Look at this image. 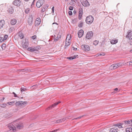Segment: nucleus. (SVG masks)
I'll use <instances>...</instances> for the list:
<instances>
[{"instance_id": "nucleus-19", "label": "nucleus", "mask_w": 132, "mask_h": 132, "mask_svg": "<svg viewBox=\"0 0 132 132\" xmlns=\"http://www.w3.org/2000/svg\"><path fill=\"white\" fill-rule=\"evenodd\" d=\"M118 129L116 127L112 128L110 130L109 132H118Z\"/></svg>"}, {"instance_id": "nucleus-18", "label": "nucleus", "mask_w": 132, "mask_h": 132, "mask_svg": "<svg viewBox=\"0 0 132 132\" xmlns=\"http://www.w3.org/2000/svg\"><path fill=\"white\" fill-rule=\"evenodd\" d=\"M110 42L112 44H115L118 42V39H113L111 40Z\"/></svg>"}, {"instance_id": "nucleus-56", "label": "nucleus", "mask_w": 132, "mask_h": 132, "mask_svg": "<svg viewBox=\"0 0 132 132\" xmlns=\"http://www.w3.org/2000/svg\"><path fill=\"white\" fill-rule=\"evenodd\" d=\"M118 123L114 124L113 125L115 126H118Z\"/></svg>"}, {"instance_id": "nucleus-11", "label": "nucleus", "mask_w": 132, "mask_h": 132, "mask_svg": "<svg viewBox=\"0 0 132 132\" xmlns=\"http://www.w3.org/2000/svg\"><path fill=\"white\" fill-rule=\"evenodd\" d=\"M60 103V102H56L55 103H54L52 105L50 106L49 107L47 108V110H48L50 109H52L53 108H54L55 106L56 105L58 104L59 103Z\"/></svg>"}, {"instance_id": "nucleus-17", "label": "nucleus", "mask_w": 132, "mask_h": 132, "mask_svg": "<svg viewBox=\"0 0 132 132\" xmlns=\"http://www.w3.org/2000/svg\"><path fill=\"white\" fill-rule=\"evenodd\" d=\"M17 22V20L15 19H13L11 20L10 23L12 25H14Z\"/></svg>"}, {"instance_id": "nucleus-8", "label": "nucleus", "mask_w": 132, "mask_h": 132, "mask_svg": "<svg viewBox=\"0 0 132 132\" xmlns=\"http://www.w3.org/2000/svg\"><path fill=\"white\" fill-rule=\"evenodd\" d=\"M81 47L83 50L86 51H88L90 50V48L88 45H81Z\"/></svg>"}, {"instance_id": "nucleus-40", "label": "nucleus", "mask_w": 132, "mask_h": 132, "mask_svg": "<svg viewBox=\"0 0 132 132\" xmlns=\"http://www.w3.org/2000/svg\"><path fill=\"white\" fill-rule=\"evenodd\" d=\"M4 40L3 38L2 37H0V42H2Z\"/></svg>"}, {"instance_id": "nucleus-52", "label": "nucleus", "mask_w": 132, "mask_h": 132, "mask_svg": "<svg viewBox=\"0 0 132 132\" xmlns=\"http://www.w3.org/2000/svg\"><path fill=\"white\" fill-rule=\"evenodd\" d=\"M73 57L74 59L76 58L78 56V55H74V56H73Z\"/></svg>"}, {"instance_id": "nucleus-30", "label": "nucleus", "mask_w": 132, "mask_h": 132, "mask_svg": "<svg viewBox=\"0 0 132 132\" xmlns=\"http://www.w3.org/2000/svg\"><path fill=\"white\" fill-rule=\"evenodd\" d=\"M28 44L27 42V43H25L23 45V46L24 48H26L28 46Z\"/></svg>"}, {"instance_id": "nucleus-14", "label": "nucleus", "mask_w": 132, "mask_h": 132, "mask_svg": "<svg viewBox=\"0 0 132 132\" xmlns=\"http://www.w3.org/2000/svg\"><path fill=\"white\" fill-rule=\"evenodd\" d=\"M84 31L82 30H80L78 33V36L79 38H80L84 34Z\"/></svg>"}, {"instance_id": "nucleus-57", "label": "nucleus", "mask_w": 132, "mask_h": 132, "mask_svg": "<svg viewBox=\"0 0 132 132\" xmlns=\"http://www.w3.org/2000/svg\"><path fill=\"white\" fill-rule=\"evenodd\" d=\"M48 7V6L47 5H46V6H45V7L44 8V9L46 10V9L47 7Z\"/></svg>"}, {"instance_id": "nucleus-21", "label": "nucleus", "mask_w": 132, "mask_h": 132, "mask_svg": "<svg viewBox=\"0 0 132 132\" xmlns=\"http://www.w3.org/2000/svg\"><path fill=\"white\" fill-rule=\"evenodd\" d=\"M18 35L21 39H22L24 37V35L22 32L20 31L18 33Z\"/></svg>"}, {"instance_id": "nucleus-26", "label": "nucleus", "mask_w": 132, "mask_h": 132, "mask_svg": "<svg viewBox=\"0 0 132 132\" xmlns=\"http://www.w3.org/2000/svg\"><path fill=\"white\" fill-rule=\"evenodd\" d=\"M126 131V132H132V128L131 127L127 128Z\"/></svg>"}, {"instance_id": "nucleus-53", "label": "nucleus", "mask_w": 132, "mask_h": 132, "mask_svg": "<svg viewBox=\"0 0 132 132\" xmlns=\"http://www.w3.org/2000/svg\"><path fill=\"white\" fill-rule=\"evenodd\" d=\"M52 12L53 13L54 12V7H53L52 9Z\"/></svg>"}, {"instance_id": "nucleus-35", "label": "nucleus", "mask_w": 132, "mask_h": 132, "mask_svg": "<svg viewBox=\"0 0 132 132\" xmlns=\"http://www.w3.org/2000/svg\"><path fill=\"white\" fill-rule=\"evenodd\" d=\"M83 23V22H82V21L80 22L79 23V27H82V26Z\"/></svg>"}, {"instance_id": "nucleus-1", "label": "nucleus", "mask_w": 132, "mask_h": 132, "mask_svg": "<svg viewBox=\"0 0 132 132\" xmlns=\"http://www.w3.org/2000/svg\"><path fill=\"white\" fill-rule=\"evenodd\" d=\"M94 19V18L92 16L89 15L86 18L85 21L87 24H90L93 22Z\"/></svg>"}, {"instance_id": "nucleus-28", "label": "nucleus", "mask_w": 132, "mask_h": 132, "mask_svg": "<svg viewBox=\"0 0 132 132\" xmlns=\"http://www.w3.org/2000/svg\"><path fill=\"white\" fill-rule=\"evenodd\" d=\"M125 124L124 123H119L118 125V127L119 128H123L124 127L123 126V125Z\"/></svg>"}, {"instance_id": "nucleus-22", "label": "nucleus", "mask_w": 132, "mask_h": 132, "mask_svg": "<svg viewBox=\"0 0 132 132\" xmlns=\"http://www.w3.org/2000/svg\"><path fill=\"white\" fill-rule=\"evenodd\" d=\"M71 43V41H68L67 40H66L65 45V47L66 48Z\"/></svg>"}, {"instance_id": "nucleus-51", "label": "nucleus", "mask_w": 132, "mask_h": 132, "mask_svg": "<svg viewBox=\"0 0 132 132\" xmlns=\"http://www.w3.org/2000/svg\"><path fill=\"white\" fill-rule=\"evenodd\" d=\"M13 94L14 95V97H17V95L15 94V93L14 92H13Z\"/></svg>"}, {"instance_id": "nucleus-47", "label": "nucleus", "mask_w": 132, "mask_h": 132, "mask_svg": "<svg viewBox=\"0 0 132 132\" xmlns=\"http://www.w3.org/2000/svg\"><path fill=\"white\" fill-rule=\"evenodd\" d=\"M130 40V45H132V38L129 39Z\"/></svg>"}, {"instance_id": "nucleus-33", "label": "nucleus", "mask_w": 132, "mask_h": 132, "mask_svg": "<svg viewBox=\"0 0 132 132\" xmlns=\"http://www.w3.org/2000/svg\"><path fill=\"white\" fill-rule=\"evenodd\" d=\"M98 42L97 40H95L93 42V44L95 45H96L98 44Z\"/></svg>"}, {"instance_id": "nucleus-31", "label": "nucleus", "mask_w": 132, "mask_h": 132, "mask_svg": "<svg viewBox=\"0 0 132 132\" xmlns=\"http://www.w3.org/2000/svg\"><path fill=\"white\" fill-rule=\"evenodd\" d=\"M130 122L129 120H127L124 121L123 122V123H124L125 124H130Z\"/></svg>"}, {"instance_id": "nucleus-36", "label": "nucleus", "mask_w": 132, "mask_h": 132, "mask_svg": "<svg viewBox=\"0 0 132 132\" xmlns=\"http://www.w3.org/2000/svg\"><path fill=\"white\" fill-rule=\"evenodd\" d=\"M30 9H27L26 10L25 12L26 13H28L30 12Z\"/></svg>"}, {"instance_id": "nucleus-3", "label": "nucleus", "mask_w": 132, "mask_h": 132, "mask_svg": "<svg viewBox=\"0 0 132 132\" xmlns=\"http://www.w3.org/2000/svg\"><path fill=\"white\" fill-rule=\"evenodd\" d=\"M8 127L11 132H15L16 131V128L15 127L12 123L9 124Z\"/></svg>"}, {"instance_id": "nucleus-7", "label": "nucleus", "mask_w": 132, "mask_h": 132, "mask_svg": "<svg viewBox=\"0 0 132 132\" xmlns=\"http://www.w3.org/2000/svg\"><path fill=\"white\" fill-rule=\"evenodd\" d=\"M44 2V0H39L36 3V5L37 7H40Z\"/></svg>"}, {"instance_id": "nucleus-60", "label": "nucleus", "mask_w": 132, "mask_h": 132, "mask_svg": "<svg viewBox=\"0 0 132 132\" xmlns=\"http://www.w3.org/2000/svg\"><path fill=\"white\" fill-rule=\"evenodd\" d=\"M54 24H56L57 25H58V24L57 23H53L52 24L53 25Z\"/></svg>"}, {"instance_id": "nucleus-29", "label": "nucleus", "mask_w": 132, "mask_h": 132, "mask_svg": "<svg viewBox=\"0 0 132 132\" xmlns=\"http://www.w3.org/2000/svg\"><path fill=\"white\" fill-rule=\"evenodd\" d=\"M7 104L6 103H2V104H0V106L4 108L6 107L7 106Z\"/></svg>"}, {"instance_id": "nucleus-63", "label": "nucleus", "mask_w": 132, "mask_h": 132, "mask_svg": "<svg viewBox=\"0 0 132 132\" xmlns=\"http://www.w3.org/2000/svg\"><path fill=\"white\" fill-rule=\"evenodd\" d=\"M34 1L32 2V5L34 4Z\"/></svg>"}, {"instance_id": "nucleus-10", "label": "nucleus", "mask_w": 132, "mask_h": 132, "mask_svg": "<svg viewBox=\"0 0 132 132\" xmlns=\"http://www.w3.org/2000/svg\"><path fill=\"white\" fill-rule=\"evenodd\" d=\"M33 21L32 16L31 15L29 16L28 20V22L29 25H32Z\"/></svg>"}, {"instance_id": "nucleus-46", "label": "nucleus", "mask_w": 132, "mask_h": 132, "mask_svg": "<svg viewBox=\"0 0 132 132\" xmlns=\"http://www.w3.org/2000/svg\"><path fill=\"white\" fill-rule=\"evenodd\" d=\"M69 15H71L72 14V12L71 11H69L68 12Z\"/></svg>"}, {"instance_id": "nucleus-59", "label": "nucleus", "mask_w": 132, "mask_h": 132, "mask_svg": "<svg viewBox=\"0 0 132 132\" xmlns=\"http://www.w3.org/2000/svg\"><path fill=\"white\" fill-rule=\"evenodd\" d=\"M114 90L115 91H118V89L117 88H116L115 89H114Z\"/></svg>"}, {"instance_id": "nucleus-44", "label": "nucleus", "mask_w": 132, "mask_h": 132, "mask_svg": "<svg viewBox=\"0 0 132 132\" xmlns=\"http://www.w3.org/2000/svg\"><path fill=\"white\" fill-rule=\"evenodd\" d=\"M73 7L72 6H70L69 7V10H72L73 9Z\"/></svg>"}, {"instance_id": "nucleus-42", "label": "nucleus", "mask_w": 132, "mask_h": 132, "mask_svg": "<svg viewBox=\"0 0 132 132\" xmlns=\"http://www.w3.org/2000/svg\"><path fill=\"white\" fill-rule=\"evenodd\" d=\"M37 36L36 35H34L32 36L31 38L33 39H35L36 38Z\"/></svg>"}, {"instance_id": "nucleus-16", "label": "nucleus", "mask_w": 132, "mask_h": 132, "mask_svg": "<svg viewBox=\"0 0 132 132\" xmlns=\"http://www.w3.org/2000/svg\"><path fill=\"white\" fill-rule=\"evenodd\" d=\"M68 118H64L62 119H60L58 120H56V122H55V123H60L62 122H63L65 120H66Z\"/></svg>"}, {"instance_id": "nucleus-2", "label": "nucleus", "mask_w": 132, "mask_h": 132, "mask_svg": "<svg viewBox=\"0 0 132 132\" xmlns=\"http://www.w3.org/2000/svg\"><path fill=\"white\" fill-rule=\"evenodd\" d=\"M122 66V64L120 63L114 64L110 66V68L112 69H115L118 68Z\"/></svg>"}, {"instance_id": "nucleus-38", "label": "nucleus", "mask_w": 132, "mask_h": 132, "mask_svg": "<svg viewBox=\"0 0 132 132\" xmlns=\"http://www.w3.org/2000/svg\"><path fill=\"white\" fill-rule=\"evenodd\" d=\"M38 87V85H34L32 86L31 87V88L34 89H35L36 88H37Z\"/></svg>"}, {"instance_id": "nucleus-32", "label": "nucleus", "mask_w": 132, "mask_h": 132, "mask_svg": "<svg viewBox=\"0 0 132 132\" xmlns=\"http://www.w3.org/2000/svg\"><path fill=\"white\" fill-rule=\"evenodd\" d=\"M8 12L10 14H12L13 12V10L12 9H9Z\"/></svg>"}, {"instance_id": "nucleus-50", "label": "nucleus", "mask_w": 132, "mask_h": 132, "mask_svg": "<svg viewBox=\"0 0 132 132\" xmlns=\"http://www.w3.org/2000/svg\"><path fill=\"white\" fill-rule=\"evenodd\" d=\"M27 102L26 101L23 102L22 101V105H23L24 104H26L27 103Z\"/></svg>"}, {"instance_id": "nucleus-9", "label": "nucleus", "mask_w": 132, "mask_h": 132, "mask_svg": "<svg viewBox=\"0 0 132 132\" xmlns=\"http://www.w3.org/2000/svg\"><path fill=\"white\" fill-rule=\"evenodd\" d=\"M13 4L16 6H19L21 4V3L20 1L19 0H15L13 2Z\"/></svg>"}, {"instance_id": "nucleus-39", "label": "nucleus", "mask_w": 132, "mask_h": 132, "mask_svg": "<svg viewBox=\"0 0 132 132\" xmlns=\"http://www.w3.org/2000/svg\"><path fill=\"white\" fill-rule=\"evenodd\" d=\"M6 45L5 44H3L2 46V48L4 50L5 48Z\"/></svg>"}, {"instance_id": "nucleus-6", "label": "nucleus", "mask_w": 132, "mask_h": 132, "mask_svg": "<svg viewBox=\"0 0 132 132\" xmlns=\"http://www.w3.org/2000/svg\"><path fill=\"white\" fill-rule=\"evenodd\" d=\"M80 1L82 5L84 6H88L89 5V3L86 0H81Z\"/></svg>"}, {"instance_id": "nucleus-15", "label": "nucleus", "mask_w": 132, "mask_h": 132, "mask_svg": "<svg viewBox=\"0 0 132 132\" xmlns=\"http://www.w3.org/2000/svg\"><path fill=\"white\" fill-rule=\"evenodd\" d=\"M41 20L40 18H37L35 21V25L36 26H38L40 23Z\"/></svg>"}, {"instance_id": "nucleus-48", "label": "nucleus", "mask_w": 132, "mask_h": 132, "mask_svg": "<svg viewBox=\"0 0 132 132\" xmlns=\"http://www.w3.org/2000/svg\"><path fill=\"white\" fill-rule=\"evenodd\" d=\"M59 39V38H58L57 37H56V38H55L54 39V40L55 41V42H56L58 40V39Z\"/></svg>"}, {"instance_id": "nucleus-13", "label": "nucleus", "mask_w": 132, "mask_h": 132, "mask_svg": "<svg viewBox=\"0 0 132 132\" xmlns=\"http://www.w3.org/2000/svg\"><path fill=\"white\" fill-rule=\"evenodd\" d=\"M83 9L81 8H80L79 9V19H81V17L82 14Z\"/></svg>"}, {"instance_id": "nucleus-55", "label": "nucleus", "mask_w": 132, "mask_h": 132, "mask_svg": "<svg viewBox=\"0 0 132 132\" xmlns=\"http://www.w3.org/2000/svg\"><path fill=\"white\" fill-rule=\"evenodd\" d=\"M45 9H44V7H43V9H42V12H44L45 11Z\"/></svg>"}, {"instance_id": "nucleus-27", "label": "nucleus", "mask_w": 132, "mask_h": 132, "mask_svg": "<svg viewBox=\"0 0 132 132\" xmlns=\"http://www.w3.org/2000/svg\"><path fill=\"white\" fill-rule=\"evenodd\" d=\"M22 101H19L18 102H16V103H15V105H19L21 106H22Z\"/></svg>"}, {"instance_id": "nucleus-45", "label": "nucleus", "mask_w": 132, "mask_h": 132, "mask_svg": "<svg viewBox=\"0 0 132 132\" xmlns=\"http://www.w3.org/2000/svg\"><path fill=\"white\" fill-rule=\"evenodd\" d=\"M83 116H82L78 117L77 118H75L73 119H80Z\"/></svg>"}, {"instance_id": "nucleus-4", "label": "nucleus", "mask_w": 132, "mask_h": 132, "mask_svg": "<svg viewBox=\"0 0 132 132\" xmlns=\"http://www.w3.org/2000/svg\"><path fill=\"white\" fill-rule=\"evenodd\" d=\"M27 50L31 52H33L37 51L39 49V48L37 47H29L27 48Z\"/></svg>"}, {"instance_id": "nucleus-49", "label": "nucleus", "mask_w": 132, "mask_h": 132, "mask_svg": "<svg viewBox=\"0 0 132 132\" xmlns=\"http://www.w3.org/2000/svg\"><path fill=\"white\" fill-rule=\"evenodd\" d=\"M4 99H5V98L4 97L2 98V99H0V102H2L4 100Z\"/></svg>"}, {"instance_id": "nucleus-23", "label": "nucleus", "mask_w": 132, "mask_h": 132, "mask_svg": "<svg viewBox=\"0 0 132 132\" xmlns=\"http://www.w3.org/2000/svg\"><path fill=\"white\" fill-rule=\"evenodd\" d=\"M23 125L22 124H18L16 126L17 128L20 129L23 127Z\"/></svg>"}, {"instance_id": "nucleus-43", "label": "nucleus", "mask_w": 132, "mask_h": 132, "mask_svg": "<svg viewBox=\"0 0 132 132\" xmlns=\"http://www.w3.org/2000/svg\"><path fill=\"white\" fill-rule=\"evenodd\" d=\"M67 58L69 60H73L74 59L73 56L68 57Z\"/></svg>"}, {"instance_id": "nucleus-37", "label": "nucleus", "mask_w": 132, "mask_h": 132, "mask_svg": "<svg viewBox=\"0 0 132 132\" xmlns=\"http://www.w3.org/2000/svg\"><path fill=\"white\" fill-rule=\"evenodd\" d=\"M8 36L7 35H5L4 36L3 38L5 40H6Z\"/></svg>"}, {"instance_id": "nucleus-12", "label": "nucleus", "mask_w": 132, "mask_h": 132, "mask_svg": "<svg viewBox=\"0 0 132 132\" xmlns=\"http://www.w3.org/2000/svg\"><path fill=\"white\" fill-rule=\"evenodd\" d=\"M132 36V31L131 30H129L127 32V35L126 36L127 38L130 39Z\"/></svg>"}, {"instance_id": "nucleus-24", "label": "nucleus", "mask_w": 132, "mask_h": 132, "mask_svg": "<svg viewBox=\"0 0 132 132\" xmlns=\"http://www.w3.org/2000/svg\"><path fill=\"white\" fill-rule=\"evenodd\" d=\"M71 38V36L70 34H68L66 39V40H67L68 41H70Z\"/></svg>"}, {"instance_id": "nucleus-61", "label": "nucleus", "mask_w": 132, "mask_h": 132, "mask_svg": "<svg viewBox=\"0 0 132 132\" xmlns=\"http://www.w3.org/2000/svg\"><path fill=\"white\" fill-rule=\"evenodd\" d=\"M73 12L74 13H76V11H75V10H74L73 11Z\"/></svg>"}, {"instance_id": "nucleus-25", "label": "nucleus", "mask_w": 132, "mask_h": 132, "mask_svg": "<svg viewBox=\"0 0 132 132\" xmlns=\"http://www.w3.org/2000/svg\"><path fill=\"white\" fill-rule=\"evenodd\" d=\"M15 101H12V102H9L7 103V104L13 106L14 105V104L15 103Z\"/></svg>"}, {"instance_id": "nucleus-20", "label": "nucleus", "mask_w": 132, "mask_h": 132, "mask_svg": "<svg viewBox=\"0 0 132 132\" xmlns=\"http://www.w3.org/2000/svg\"><path fill=\"white\" fill-rule=\"evenodd\" d=\"M4 24V21L3 20L0 21V29L2 28Z\"/></svg>"}, {"instance_id": "nucleus-41", "label": "nucleus", "mask_w": 132, "mask_h": 132, "mask_svg": "<svg viewBox=\"0 0 132 132\" xmlns=\"http://www.w3.org/2000/svg\"><path fill=\"white\" fill-rule=\"evenodd\" d=\"M26 89V88H21V92L25 91Z\"/></svg>"}, {"instance_id": "nucleus-54", "label": "nucleus", "mask_w": 132, "mask_h": 132, "mask_svg": "<svg viewBox=\"0 0 132 132\" xmlns=\"http://www.w3.org/2000/svg\"><path fill=\"white\" fill-rule=\"evenodd\" d=\"M129 62L130 65H132V61H129Z\"/></svg>"}, {"instance_id": "nucleus-62", "label": "nucleus", "mask_w": 132, "mask_h": 132, "mask_svg": "<svg viewBox=\"0 0 132 132\" xmlns=\"http://www.w3.org/2000/svg\"><path fill=\"white\" fill-rule=\"evenodd\" d=\"M130 52L132 53V49L130 51Z\"/></svg>"}, {"instance_id": "nucleus-64", "label": "nucleus", "mask_w": 132, "mask_h": 132, "mask_svg": "<svg viewBox=\"0 0 132 132\" xmlns=\"http://www.w3.org/2000/svg\"><path fill=\"white\" fill-rule=\"evenodd\" d=\"M130 121L132 123V120H130Z\"/></svg>"}, {"instance_id": "nucleus-5", "label": "nucleus", "mask_w": 132, "mask_h": 132, "mask_svg": "<svg viewBox=\"0 0 132 132\" xmlns=\"http://www.w3.org/2000/svg\"><path fill=\"white\" fill-rule=\"evenodd\" d=\"M93 35V32L92 31L88 32L86 35V38L88 39H91Z\"/></svg>"}, {"instance_id": "nucleus-58", "label": "nucleus", "mask_w": 132, "mask_h": 132, "mask_svg": "<svg viewBox=\"0 0 132 132\" xmlns=\"http://www.w3.org/2000/svg\"><path fill=\"white\" fill-rule=\"evenodd\" d=\"M73 48V50H74L75 51H76L77 50V48H74V47H72Z\"/></svg>"}, {"instance_id": "nucleus-34", "label": "nucleus", "mask_w": 132, "mask_h": 132, "mask_svg": "<svg viewBox=\"0 0 132 132\" xmlns=\"http://www.w3.org/2000/svg\"><path fill=\"white\" fill-rule=\"evenodd\" d=\"M97 55H98V56H99L101 55L104 56L105 55V54L104 53H102L101 54H98Z\"/></svg>"}]
</instances>
